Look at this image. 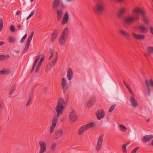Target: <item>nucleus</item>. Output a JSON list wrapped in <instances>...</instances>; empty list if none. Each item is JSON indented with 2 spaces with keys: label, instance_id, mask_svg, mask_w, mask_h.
<instances>
[{
  "label": "nucleus",
  "instance_id": "obj_14",
  "mask_svg": "<svg viewBox=\"0 0 153 153\" xmlns=\"http://www.w3.org/2000/svg\"><path fill=\"white\" fill-rule=\"evenodd\" d=\"M97 118L99 120H100L103 117L105 116V112L103 109H100L97 111L96 113Z\"/></svg>",
  "mask_w": 153,
  "mask_h": 153
},
{
  "label": "nucleus",
  "instance_id": "obj_62",
  "mask_svg": "<svg viewBox=\"0 0 153 153\" xmlns=\"http://www.w3.org/2000/svg\"><path fill=\"white\" fill-rule=\"evenodd\" d=\"M53 54H51V55L48 58L49 60L51 59L53 57Z\"/></svg>",
  "mask_w": 153,
  "mask_h": 153
},
{
  "label": "nucleus",
  "instance_id": "obj_38",
  "mask_svg": "<svg viewBox=\"0 0 153 153\" xmlns=\"http://www.w3.org/2000/svg\"><path fill=\"white\" fill-rule=\"evenodd\" d=\"M66 7V5L63 3H61L59 5V8L61 10H63Z\"/></svg>",
  "mask_w": 153,
  "mask_h": 153
},
{
  "label": "nucleus",
  "instance_id": "obj_37",
  "mask_svg": "<svg viewBox=\"0 0 153 153\" xmlns=\"http://www.w3.org/2000/svg\"><path fill=\"white\" fill-rule=\"evenodd\" d=\"M56 146L57 144L56 143H54L51 145V149L52 151L54 152L55 151Z\"/></svg>",
  "mask_w": 153,
  "mask_h": 153
},
{
  "label": "nucleus",
  "instance_id": "obj_21",
  "mask_svg": "<svg viewBox=\"0 0 153 153\" xmlns=\"http://www.w3.org/2000/svg\"><path fill=\"white\" fill-rule=\"evenodd\" d=\"M68 38L61 36L59 40V43L61 45H65L66 40Z\"/></svg>",
  "mask_w": 153,
  "mask_h": 153
},
{
  "label": "nucleus",
  "instance_id": "obj_28",
  "mask_svg": "<svg viewBox=\"0 0 153 153\" xmlns=\"http://www.w3.org/2000/svg\"><path fill=\"white\" fill-rule=\"evenodd\" d=\"M73 76V73L72 70L71 69L69 68L67 71V76L68 79L69 80H71Z\"/></svg>",
  "mask_w": 153,
  "mask_h": 153
},
{
  "label": "nucleus",
  "instance_id": "obj_44",
  "mask_svg": "<svg viewBox=\"0 0 153 153\" xmlns=\"http://www.w3.org/2000/svg\"><path fill=\"white\" fill-rule=\"evenodd\" d=\"M14 90V85H12L11 86V88L10 90V95H11L13 94V92Z\"/></svg>",
  "mask_w": 153,
  "mask_h": 153
},
{
  "label": "nucleus",
  "instance_id": "obj_53",
  "mask_svg": "<svg viewBox=\"0 0 153 153\" xmlns=\"http://www.w3.org/2000/svg\"><path fill=\"white\" fill-rule=\"evenodd\" d=\"M69 100V97L68 96H67L65 98V102L67 103V102H68V100Z\"/></svg>",
  "mask_w": 153,
  "mask_h": 153
},
{
  "label": "nucleus",
  "instance_id": "obj_31",
  "mask_svg": "<svg viewBox=\"0 0 153 153\" xmlns=\"http://www.w3.org/2000/svg\"><path fill=\"white\" fill-rule=\"evenodd\" d=\"M125 12V9L124 8H121L119 11L117 16L119 17H121L123 16V14Z\"/></svg>",
  "mask_w": 153,
  "mask_h": 153
},
{
  "label": "nucleus",
  "instance_id": "obj_48",
  "mask_svg": "<svg viewBox=\"0 0 153 153\" xmlns=\"http://www.w3.org/2000/svg\"><path fill=\"white\" fill-rule=\"evenodd\" d=\"M10 30L12 32H14L15 31V28L13 25H11L10 26Z\"/></svg>",
  "mask_w": 153,
  "mask_h": 153
},
{
  "label": "nucleus",
  "instance_id": "obj_15",
  "mask_svg": "<svg viewBox=\"0 0 153 153\" xmlns=\"http://www.w3.org/2000/svg\"><path fill=\"white\" fill-rule=\"evenodd\" d=\"M132 35L133 38L137 40H143L145 38V36L143 34H137L132 33Z\"/></svg>",
  "mask_w": 153,
  "mask_h": 153
},
{
  "label": "nucleus",
  "instance_id": "obj_17",
  "mask_svg": "<svg viewBox=\"0 0 153 153\" xmlns=\"http://www.w3.org/2000/svg\"><path fill=\"white\" fill-rule=\"evenodd\" d=\"M63 134V131L61 128L57 130L55 132L54 137L56 140H57L61 137Z\"/></svg>",
  "mask_w": 153,
  "mask_h": 153
},
{
  "label": "nucleus",
  "instance_id": "obj_33",
  "mask_svg": "<svg viewBox=\"0 0 153 153\" xmlns=\"http://www.w3.org/2000/svg\"><path fill=\"white\" fill-rule=\"evenodd\" d=\"M10 71L9 70L4 69L3 70L0 71V74L2 75L3 74H9Z\"/></svg>",
  "mask_w": 153,
  "mask_h": 153
},
{
  "label": "nucleus",
  "instance_id": "obj_23",
  "mask_svg": "<svg viewBox=\"0 0 153 153\" xmlns=\"http://www.w3.org/2000/svg\"><path fill=\"white\" fill-rule=\"evenodd\" d=\"M57 120L55 119H53L52 121V125L50 127V134H52L54 131V128L56 126V124L57 123Z\"/></svg>",
  "mask_w": 153,
  "mask_h": 153
},
{
  "label": "nucleus",
  "instance_id": "obj_13",
  "mask_svg": "<svg viewBox=\"0 0 153 153\" xmlns=\"http://www.w3.org/2000/svg\"><path fill=\"white\" fill-rule=\"evenodd\" d=\"M59 31L57 29H55L53 30L51 36V41L53 42L57 37L59 33Z\"/></svg>",
  "mask_w": 153,
  "mask_h": 153
},
{
  "label": "nucleus",
  "instance_id": "obj_56",
  "mask_svg": "<svg viewBox=\"0 0 153 153\" xmlns=\"http://www.w3.org/2000/svg\"><path fill=\"white\" fill-rule=\"evenodd\" d=\"M17 27L18 28V30H20L21 29V26L20 24H18L17 25Z\"/></svg>",
  "mask_w": 153,
  "mask_h": 153
},
{
  "label": "nucleus",
  "instance_id": "obj_55",
  "mask_svg": "<svg viewBox=\"0 0 153 153\" xmlns=\"http://www.w3.org/2000/svg\"><path fill=\"white\" fill-rule=\"evenodd\" d=\"M150 29L151 32L152 33V34L153 35V27H152L151 26L150 27Z\"/></svg>",
  "mask_w": 153,
  "mask_h": 153
},
{
  "label": "nucleus",
  "instance_id": "obj_35",
  "mask_svg": "<svg viewBox=\"0 0 153 153\" xmlns=\"http://www.w3.org/2000/svg\"><path fill=\"white\" fill-rule=\"evenodd\" d=\"M119 127L120 128V129L121 131L123 132H125L126 131L127 128L123 125H120L119 126Z\"/></svg>",
  "mask_w": 153,
  "mask_h": 153
},
{
  "label": "nucleus",
  "instance_id": "obj_9",
  "mask_svg": "<svg viewBox=\"0 0 153 153\" xmlns=\"http://www.w3.org/2000/svg\"><path fill=\"white\" fill-rule=\"evenodd\" d=\"M119 32L120 35L125 37L127 40H129L131 38V36L128 32L123 29H121L119 30Z\"/></svg>",
  "mask_w": 153,
  "mask_h": 153
},
{
  "label": "nucleus",
  "instance_id": "obj_29",
  "mask_svg": "<svg viewBox=\"0 0 153 153\" xmlns=\"http://www.w3.org/2000/svg\"><path fill=\"white\" fill-rule=\"evenodd\" d=\"M69 31L68 27L65 28L63 30L61 36L68 38Z\"/></svg>",
  "mask_w": 153,
  "mask_h": 153
},
{
  "label": "nucleus",
  "instance_id": "obj_12",
  "mask_svg": "<svg viewBox=\"0 0 153 153\" xmlns=\"http://www.w3.org/2000/svg\"><path fill=\"white\" fill-rule=\"evenodd\" d=\"M39 144L40 146L39 153H44L46 149V145L45 143L42 141L39 142Z\"/></svg>",
  "mask_w": 153,
  "mask_h": 153
},
{
  "label": "nucleus",
  "instance_id": "obj_46",
  "mask_svg": "<svg viewBox=\"0 0 153 153\" xmlns=\"http://www.w3.org/2000/svg\"><path fill=\"white\" fill-rule=\"evenodd\" d=\"M138 147H136L132 150L131 153H136V151L139 149Z\"/></svg>",
  "mask_w": 153,
  "mask_h": 153
},
{
  "label": "nucleus",
  "instance_id": "obj_4",
  "mask_svg": "<svg viewBox=\"0 0 153 153\" xmlns=\"http://www.w3.org/2000/svg\"><path fill=\"white\" fill-rule=\"evenodd\" d=\"M95 126L94 123L91 122L89 123L82 126L80 128L78 131V134L80 135H81L85 130H87L90 128L93 127Z\"/></svg>",
  "mask_w": 153,
  "mask_h": 153
},
{
  "label": "nucleus",
  "instance_id": "obj_19",
  "mask_svg": "<svg viewBox=\"0 0 153 153\" xmlns=\"http://www.w3.org/2000/svg\"><path fill=\"white\" fill-rule=\"evenodd\" d=\"M67 105V103L65 102L63 98L60 97L58 99V105L62 106L64 108L65 106H66Z\"/></svg>",
  "mask_w": 153,
  "mask_h": 153
},
{
  "label": "nucleus",
  "instance_id": "obj_32",
  "mask_svg": "<svg viewBox=\"0 0 153 153\" xmlns=\"http://www.w3.org/2000/svg\"><path fill=\"white\" fill-rule=\"evenodd\" d=\"M57 20L59 21L61 19L62 15L63 13L61 10H59L57 12Z\"/></svg>",
  "mask_w": 153,
  "mask_h": 153
},
{
  "label": "nucleus",
  "instance_id": "obj_6",
  "mask_svg": "<svg viewBox=\"0 0 153 153\" xmlns=\"http://www.w3.org/2000/svg\"><path fill=\"white\" fill-rule=\"evenodd\" d=\"M64 108L63 106L57 105L55 108V110L57 114L54 116L53 119L58 120L59 115L62 114Z\"/></svg>",
  "mask_w": 153,
  "mask_h": 153
},
{
  "label": "nucleus",
  "instance_id": "obj_60",
  "mask_svg": "<svg viewBox=\"0 0 153 153\" xmlns=\"http://www.w3.org/2000/svg\"><path fill=\"white\" fill-rule=\"evenodd\" d=\"M4 44V42H3L1 41L0 42V46H1Z\"/></svg>",
  "mask_w": 153,
  "mask_h": 153
},
{
  "label": "nucleus",
  "instance_id": "obj_41",
  "mask_svg": "<svg viewBox=\"0 0 153 153\" xmlns=\"http://www.w3.org/2000/svg\"><path fill=\"white\" fill-rule=\"evenodd\" d=\"M3 25V22L2 18L0 19V32L1 31Z\"/></svg>",
  "mask_w": 153,
  "mask_h": 153
},
{
  "label": "nucleus",
  "instance_id": "obj_2",
  "mask_svg": "<svg viewBox=\"0 0 153 153\" xmlns=\"http://www.w3.org/2000/svg\"><path fill=\"white\" fill-rule=\"evenodd\" d=\"M105 5L103 0H98L93 8L94 14L98 16L102 15L105 10Z\"/></svg>",
  "mask_w": 153,
  "mask_h": 153
},
{
  "label": "nucleus",
  "instance_id": "obj_11",
  "mask_svg": "<svg viewBox=\"0 0 153 153\" xmlns=\"http://www.w3.org/2000/svg\"><path fill=\"white\" fill-rule=\"evenodd\" d=\"M103 138V136L101 135L98 138L96 147V149L98 151L100 150L102 147Z\"/></svg>",
  "mask_w": 153,
  "mask_h": 153
},
{
  "label": "nucleus",
  "instance_id": "obj_63",
  "mask_svg": "<svg viewBox=\"0 0 153 153\" xmlns=\"http://www.w3.org/2000/svg\"><path fill=\"white\" fill-rule=\"evenodd\" d=\"M21 12L19 11H17L16 13V15H18Z\"/></svg>",
  "mask_w": 153,
  "mask_h": 153
},
{
  "label": "nucleus",
  "instance_id": "obj_39",
  "mask_svg": "<svg viewBox=\"0 0 153 153\" xmlns=\"http://www.w3.org/2000/svg\"><path fill=\"white\" fill-rule=\"evenodd\" d=\"M38 61V60H35L34 62V63L33 65V66H32V68L30 71V72L31 73H32L33 71V70H34V68H35V66L36 63H37Z\"/></svg>",
  "mask_w": 153,
  "mask_h": 153
},
{
  "label": "nucleus",
  "instance_id": "obj_10",
  "mask_svg": "<svg viewBox=\"0 0 153 153\" xmlns=\"http://www.w3.org/2000/svg\"><path fill=\"white\" fill-rule=\"evenodd\" d=\"M61 84L64 94H65L68 89V86H67V80L64 77L62 79Z\"/></svg>",
  "mask_w": 153,
  "mask_h": 153
},
{
  "label": "nucleus",
  "instance_id": "obj_51",
  "mask_svg": "<svg viewBox=\"0 0 153 153\" xmlns=\"http://www.w3.org/2000/svg\"><path fill=\"white\" fill-rule=\"evenodd\" d=\"M123 82L124 84L126 86L127 88L129 87V86H128V85L126 82L125 81H123Z\"/></svg>",
  "mask_w": 153,
  "mask_h": 153
},
{
  "label": "nucleus",
  "instance_id": "obj_3",
  "mask_svg": "<svg viewBox=\"0 0 153 153\" xmlns=\"http://www.w3.org/2000/svg\"><path fill=\"white\" fill-rule=\"evenodd\" d=\"M139 14L138 13H134L133 16H129L126 17L124 21V25H125L127 24H131L134 22L138 20L139 18Z\"/></svg>",
  "mask_w": 153,
  "mask_h": 153
},
{
  "label": "nucleus",
  "instance_id": "obj_26",
  "mask_svg": "<svg viewBox=\"0 0 153 153\" xmlns=\"http://www.w3.org/2000/svg\"><path fill=\"white\" fill-rule=\"evenodd\" d=\"M146 50L147 53H145L146 56H148L153 53V47L148 46L146 48Z\"/></svg>",
  "mask_w": 153,
  "mask_h": 153
},
{
  "label": "nucleus",
  "instance_id": "obj_22",
  "mask_svg": "<svg viewBox=\"0 0 153 153\" xmlns=\"http://www.w3.org/2000/svg\"><path fill=\"white\" fill-rule=\"evenodd\" d=\"M153 138V135H146L143 137L142 141L143 142H147L151 140Z\"/></svg>",
  "mask_w": 153,
  "mask_h": 153
},
{
  "label": "nucleus",
  "instance_id": "obj_7",
  "mask_svg": "<svg viewBox=\"0 0 153 153\" xmlns=\"http://www.w3.org/2000/svg\"><path fill=\"white\" fill-rule=\"evenodd\" d=\"M145 84L147 88L146 91L147 92L148 95L150 96V95L151 90L149 84L151 86L153 87V80L152 79H150L149 82L146 79L145 81Z\"/></svg>",
  "mask_w": 153,
  "mask_h": 153
},
{
  "label": "nucleus",
  "instance_id": "obj_61",
  "mask_svg": "<svg viewBox=\"0 0 153 153\" xmlns=\"http://www.w3.org/2000/svg\"><path fill=\"white\" fill-rule=\"evenodd\" d=\"M32 61H33L32 59H30V61H29V62L28 63V65H30L32 63Z\"/></svg>",
  "mask_w": 153,
  "mask_h": 153
},
{
  "label": "nucleus",
  "instance_id": "obj_30",
  "mask_svg": "<svg viewBox=\"0 0 153 153\" xmlns=\"http://www.w3.org/2000/svg\"><path fill=\"white\" fill-rule=\"evenodd\" d=\"M129 144V142H128L122 145V149L123 152V153H127L126 147Z\"/></svg>",
  "mask_w": 153,
  "mask_h": 153
},
{
  "label": "nucleus",
  "instance_id": "obj_45",
  "mask_svg": "<svg viewBox=\"0 0 153 153\" xmlns=\"http://www.w3.org/2000/svg\"><path fill=\"white\" fill-rule=\"evenodd\" d=\"M31 101V98L30 96L29 97V100H28L27 103L26 104V106H28L30 104V102Z\"/></svg>",
  "mask_w": 153,
  "mask_h": 153
},
{
  "label": "nucleus",
  "instance_id": "obj_27",
  "mask_svg": "<svg viewBox=\"0 0 153 153\" xmlns=\"http://www.w3.org/2000/svg\"><path fill=\"white\" fill-rule=\"evenodd\" d=\"M95 102V98L94 97H91L90 100L87 104V106L89 108L93 105Z\"/></svg>",
  "mask_w": 153,
  "mask_h": 153
},
{
  "label": "nucleus",
  "instance_id": "obj_5",
  "mask_svg": "<svg viewBox=\"0 0 153 153\" xmlns=\"http://www.w3.org/2000/svg\"><path fill=\"white\" fill-rule=\"evenodd\" d=\"M133 12L134 13H140L141 15V16L143 18V22L146 24H148L149 22V21L146 18L144 12L140 8H137L135 10H133Z\"/></svg>",
  "mask_w": 153,
  "mask_h": 153
},
{
  "label": "nucleus",
  "instance_id": "obj_8",
  "mask_svg": "<svg viewBox=\"0 0 153 153\" xmlns=\"http://www.w3.org/2000/svg\"><path fill=\"white\" fill-rule=\"evenodd\" d=\"M34 33V32L33 31H32L30 35L28 38L25 44V47L23 51V53H25L29 48L30 44V42L32 40L33 37V36Z\"/></svg>",
  "mask_w": 153,
  "mask_h": 153
},
{
  "label": "nucleus",
  "instance_id": "obj_24",
  "mask_svg": "<svg viewBox=\"0 0 153 153\" xmlns=\"http://www.w3.org/2000/svg\"><path fill=\"white\" fill-rule=\"evenodd\" d=\"M61 0H54L53 3L52 7L54 10H57V7L60 4Z\"/></svg>",
  "mask_w": 153,
  "mask_h": 153
},
{
  "label": "nucleus",
  "instance_id": "obj_25",
  "mask_svg": "<svg viewBox=\"0 0 153 153\" xmlns=\"http://www.w3.org/2000/svg\"><path fill=\"white\" fill-rule=\"evenodd\" d=\"M137 29L140 30V31L141 33H146L148 32V28L144 26H138L137 27Z\"/></svg>",
  "mask_w": 153,
  "mask_h": 153
},
{
  "label": "nucleus",
  "instance_id": "obj_59",
  "mask_svg": "<svg viewBox=\"0 0 153 153\" xmlns=\"http://www.w3.org/2000/svg\"><path fill=\"white\" fill-rule=\"evenodd\" d=\"M2 109V105L0 104V112H1V110Z\"/></svg>",
  "mask_w": 153,
  "mask_h": 153
},
{
  "label": "nucleus",
  "instance_id": "obj_36",
  "mask_svg": "<svg viewBox=\"0 0 153 153\" xmlns=\"http://www.w3.org/2000/svg\"><path fill=\"white\" fill-rule=\"evenodd\" d=\"M8 41L9 42L13 43L15 42V38L11 36H9L8 38Z\"/></svg>",
  "mask_w": 153,
  "mask_h": 153
},
{
  "label": "nucleus",
  "instance_id": "obj_16",
  "mask_svg": "<svg viewBox=\"0 0 153 153\" xmlns=\"http://www.w3.org/2000/svg\"><path fill=\"white\" fill-rule=\"evenodd\" d=\"M70 120L74 122L76 120L77 117L75 110L73 109L69 115Z\"/></svg>",
  "mask_w": 153,
  "mask_h": 153
},
{
  "label": "nucleus",
  "instance_id": "obj_18",
  "mask_svg": "<svg viewBox=\"0 0 153 153\" xmlns=\"http://www.w3.org/2000/svg\"><path fill=\"white\" fill-rule=\"evenodd\" d=\"M69 16L67 11H66L64 15L62 23L63 25H65L68 21L69 19Z\"/></svg>",
  "mask_w": 153,
  "mask_h": 153
},
{
  "label": "nucleus",
  "instance_id": "obj_50",
  "mask_svg": "<svg viewBox=\"0 0 153 153\" xmlns=\"http://www.w3.org/2000/svg\"><path fill=\"white\" fill-rule=\"evenodd\" d=\"M28 15V13H23L22 15V18H24V17H26Z\"/></svg>",
  "mask_w": 153,
  "mask_h": 153
},
{
  "label": "nucleus",
  "instance_id": "obj_64",
  "mask_svg": "<svg viewBox=\"0 0 153 153\" xmlns=\"http://www.w3.org/2000/svg\"><path fill=\"white\" fill-rule=\"evenodd\" d=\"M150 145L152 146L153 147V140H152L151 143L150 144Z\"/></svg>",
  "mask_w": 153,
  "mask_h": 153
},
{
  "label": "nucleus",
  "instance_id": "obj_34",
  "mask_svg": "<svg viewBox=\"0 0 153 153\" xmlns=\"http://www.w3.org/2000/svg\"><path fill=\"white\" fill-rule=\"evenodd\" d=\"M9 57L8 55H0V60L2 61L6 60Z\"/></svg>",
  "mask_w": 153,
  "mask_h": 153
},
{
  "label": "nucleus",
  "instance_id": "obj_20",
  "mask_svg": "<svg viewBox=\"0 0 153 153\" xmlns=\"http://www.w3.org/2000/svg\"><path fill=\"white\" fill-rule=\"evenodd\" d=\"M130 101L131 106L134 108H136L137 106V101L133 97L130 98Z\"/></svg>",
  "mask_w": 153,
  "mask_h": 153
},
{
  "label": "nucleus",
  "instance_id": "obj_49",
  "mask_svg": "<svg viewBox=\"0 0 153 153\" xmlns=\"http://www.w3.org/2000/svg\"><path fill=\"white\" fill-rule=\"evenodd\" d=\"M40 66L37 65L35 70V72L37 73L39 70Z\"/></svg>",
  "mask_w": 153,
  "mask_h": 153
},
{
  "label": "nucleus",
  "instance_id": "obj_40",
  "mask_svg": "<svg viewBox=\"0 0 153 153\" xmlns=\"http://www.w3.org/2000/svg\"><path fill=\"white\" fill-rule=\"evenodd\" d=\"M56 58L54 59H53V60L52 61V63L53 64V65L52 66V67L53 66L55 65V64H56V63L57 62V61L58 58V56H57V53H56Z\"/></svg>",
  "mask_w": 153,
  "mask_h": 153
},
{
  "label": "nucleus",
  "instance_id": "obj_43",
  "mask_svg": "<svg viewBox=\"0 0 153 153\" xmlns=\"http://www.w3.org/2000/svg\"><path fill=\"white\" fill-rule=\"evenodd\" d=\"M34 12L35 11H34V10H33L30 13V14H29V16H28V17L27 18V19H26L27 20H28V19L30 18L33 15V14H34Z\"/></svg>",
  "mask_w": 153,
  "mask_h": 153
},
{
  "label": "nucleus",
  "instance_id": "obj_57",
  "mask_svg": "<svg viewBox=\"0 0 153 153\" xmlns=\"http://www.w3.org/2000/svg\"><path fill=\"white\" fill-rule=\"evenodd\" d=\"M128 90H129V92L131 93L132 94H133V93L131 90V89H130V88L129 87L128 88H127Z\"/></svg>",
  "mask_w": 153,
  "mask_h": 153
},
{
  "label": "nucleus",
  "instance_id": "obj_42",
  "mask_svg": "<svg viewBox=\"0 0 153 153\" xmlns=\"http://www.w3.org/2000/svg\"><path fill=\"white\" fill-rule=\"evenodd\" d=\"M115 106V104H114L113 105H112L109 109V112H111L113 110V109H114Z\"/></svg>",
  "mask_w": 153,
  "mask_h": 153
},
{
  "label": "nucleus",
  "instance_id": "obj_52",
  "mask_svg": "<svg viewBox=\"0 0 153 153\" xmlns=\"http://www.w3.org/2000/svg\"><path fill=\"white\" fill-rule=\"evenodd\" d=\"M40 55H38L36 57V59L35 60L38 61L40 59Z\"/></svg>",
  "mask_w": 153,
  "mask_h": 153
},
{
  "label": "nucleus",
  "instance_id": "obj_54",
  "mask_svg": "<svg viewBox=\"0 0 153 153\" xmlns=\"http://www.w3.org/2000/svg\"><path fill=\"white\" fill-rule=\"evenodd\" d=\"M25 38H24V37H22L20 40V43H23V42L24 41V40H25Z\"/></svg>",
  "mask_w": 153,
  "mask_h": 153
},
{
  "label": "nucleus",
  "instance_id": "obj_1",
  "mask_svg": "<svg viewBox=\"0 0 153 153\" xmlns=\"http://www.w3.org/2000/svg\"><path fill=\"white\" fill-rule=\"evenodd\" d=\"M108 80L105 82L102 86L107 93L109 95L113 94L117 87V84L115 82L111 80L110 78H108Z\"/></svg>",
  "mask_w": 153,
  "mask_h": 153
},
{
  "label": "nucleus",
  "instance_id": "obj_47",
  "mask_svg": "<svg viewBox=\"0 0 153 153\" xmlns=\"http://www.w3.org/2000/svg\"><path fill=\"white\" fill-rule=\"evenodd\" d=\"M44 56L41 57V59H40V60L39 62L38 65L40 66H41L42 63L44 61Z\"/></svg>",
  "mask_w": 153,
  "mask_h": 153
},
{
  "label": "nucleus",
  "instance_id": "obj_58",
  "mask_svg": "<svg viewBox=\"0 0 153 153\" xmlns=\"http://www.w3.org/2000/svg\"><path fill=\"white\" fill-rule=\"evenodd\" d=\"M50 52L51 54H53V50L51 49H50Z\"/></svg>",
  "mask_w": 153,
  "mask_h": 153
}]
</instances>
